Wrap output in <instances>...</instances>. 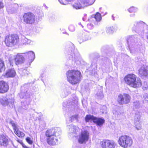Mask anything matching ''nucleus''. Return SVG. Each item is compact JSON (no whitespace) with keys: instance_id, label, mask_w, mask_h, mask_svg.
I'll list each match as a JSON object with an SVG mask.
<instances>
[{"instance_id":"f257e3e1","label":"nucleus","mask_w":148,"mask_h":148,"mask_svg":"<svg viewBox=\"0 0 148 148\" xmlns=\"http://www.w3.org/2000/svg\"><path fill=\"white\" fill-rule=\"evenodd\" d=\"M125 82L128 85L134 88H138L142 85V82L139 78H136L133 74H128L124 78Z\"/></svg>"},{"instance_id":"f03ea898","label":"nucleus","mask_w":148,"mask_h":148,"mask_svg":"<svg viewBox=\"0 0 148 148\" xmlns=\"http://www.w3.org/2000/svg\"><path fill=\"white\" fill-rule=\"evenodd\" d=\"M67 80L73 84L79 83L80 81L81 75L78 71L69 70L66 73Z\"/></svg>"},{"instance_id":"7ed1b4c3","label":"nucleus","mask_w":148,"mask_h":148,"mask_svg":"<svg viewBox=\"0 0 148 148\" xmlns=\"http://www.w3.org/2000/svg\"><path fill=\"white\" fill-rule=\"evenodd\" d=\"M118 143L121 147L124 148H127L132 145L133 141L132 138L128 136H122L119 139Z\"/></svg>"},{"instance_id":"20e7f679","label":"nucleus","mask_w":148,"mask_h":148,"mask_svg":"<svg viewBox=\"0 0 148 148\" xmlns=\"http://www.w3.org/2000/svg\"><path fill=\"white\" fill-rule=\"evenodd\" d=\"M144 28L148 29V26L144 22L140 21L134 23L132 29L136 33L139 34L148 33V32L145 31Z\"/></svg>"},{"instance_id":"39448f33","label":"nucleus","mask_w":148,"mask_h":148,"mask_svg":"<svg viewBox=\"0 0 148 148\" xmlns=\"http://www.w3.org/2000/svg\"><path fill=\"white\" fill-rule=\"evenodd\" d=\"M137 40L134 36H132L127 41L131 53H136L140 51L139 47H138L137 42H135V41Z\"/></svg>"},{"instance_id":"423d86ee","label":"nucleus","mask_w":148,"mask_h":148,"mask_svg":"<svg viewBox=\"0 0 148 148\" xmlns=\"http://www.w3.org/2000/svg\"><path fill=\"white\" fill-rule=\"evenodd\" d=\"M18 36L14 34L6 36L5 38V42L8 47H12L17 44L19 42Z\"/></svg>"},{"instance_id":"0eeeda50","label":"nucleus","mask_w":148,"mask_h":148,"mask_svg":"<svg viewBox=\"0 0 148 148\" xmlns=\"http://www.w3.org/2000/svg\"><path fill=\"white\" fill-rule=\"evenodd\" d=\"M94 2V0H79L75 3L73 7L76 9H81L92 5Z\"/></svg>"},{"instance_id":"6e6552de","label":"nucleus","mask_w":148,"mask_h":148,"mask_svg":"<svg viewBox=\"0 0 148 148\" xmlns=\"http://www.w3.org/2000/svg\"><path fill=\"white\" fill-rule=\"evenodd\" d=\"M67 58L70 60L74 61L77 64H79L81 62L80 56L78 52L76 50H74L72 53V51H69L66 53Z\"/></svg>"},{"instance_id":"1a4fd4ad","label":"nucleus","mask_w":148,"mask_h":148,"mask_svg":"<svg viewBox=\"0 0 148 148\" xmlns=\"http://www.w3.org/2000/svg\"><path fill=\"white\" fill-rule=\"evenodd\" d=\"M85 119L87 122L89 121H93L94 123L99 126H101L105 122V120L103 118H97L90 115H87Z\"/></svg>"},{"instance_id":"9d476101","label":"nucleus","mask_w":148,"mask_h":148,"mask_svg":"<svg viewBox=\"0 0 148 148\" xmlns=\"http://www.w3.org/2000/svg\"><path fill=\"white\" fill-rule=\"evenodd\" d=\"M14 102V98L11 97L0 98V103L3 106L9 105L10 107H13Z\"/></svg>"},{"instance_id":"9b49d317","label":"nucleus","mask_w":148,"mask_h":148,"mask_svg":"<svg viewBox=\"0 0 148 148\" xmlns=\"http://www.w3.org/2000/svg\"><path fill=\"white\" fill-rule=\"evenodd\" d=\"M130 96L128 94H120L118 95L117 101L120 104H126L130 102Z\"/></svg>"},{"instance_id":"f8f14e48","label":"nucleus","mask_w":148,"mask_h":148,"mask_svg":"<svg viewBox=\"0 0 148 148\" xmlns=\"http://www.w3.org/2000/svg\"><path fill=\"white\" fill-rule=\"evenodd\" d=\"M89 135V133L87 130L82 131L78 138L79 143L81 144L85 143L88 140Z\"/></svg>"},{"instance_id":"ddd939ff","label":"nucleus","mask_w":148,"mask_h":148,"mask_svg":"<svg viewBox=\"0 0 148 148\" xmlns=\"http://www.w3.org/2000/svg\"><path fill=\"white\" fill-rule=\"evenodd\" d=\"M35 17L34 15L31 13L24 14L23 16L24 21L26 24H32L35 21Z\"/></svg>"},{"instance_id":"4468645a","label":"nucleus","mask_w":148,"mask_h":148,"mask_svg":"<svg viewBox=\"0 0 148 148\" xmlns=\"http://www.w3.org/2000/svg\"><path fill=\"white\" fill-rule=\"evenodd\" d=\"M100 144L102 148H114L116 145L115 143L113 140H103Z\"/></svg>"},{"instance_id":"2eb2a0df","label":"nucleus","mask_w":148,"mask_h":148,"mask_svg":"<svg viewBox=\"0 0 148 148\" xmlns=\"http://www.w3.org/2000/svg\"><path fill=\"white\" fill-rule=\"evenodd\" d=\"M27 91L24 92H21L19 94V96L21 98H24L25 99L21 101V104L23 106L27 108V106H28L30 102L31 101V99L29 97L25 98L26 93H27Z\"/></svg>"},{"instance_id":"dca6fc26","label":"nucleus","mask_w":148,"mask_h":148,"mask_svg":"<svg viewBox=\"0 0 148 148\" xmlns=\"http://www.w3.org/2000/svg\"><path fill=\"white\" fill-rule=\"evenodd\" d=\"M10 123L13 127L15 134L19 137L22 138L25 135V134L22 132L19 131L18 128V126L12 121H10Z\"/></svg>"},{"instance_id":"f3484780","label":"nucleus","mask_w":148,"mask_h":148,"mask_svg":"<svg viewBox=\"0 0 148 148\" xmlns=\"http://www.w3.org/2000/svg\"><path fill=\"white\" fill-rule=\"evenodd\" d=\"M59 135H56L52 137L47 138V143L50 145H54L58 144Z\"/></svg>"},{"instance_id":"a211bd4d","label":"nucleus","mask_w":148,"mask_h":148,"mask_svg":"<svg viewBox=\"0 0 148 148\" xmlns=\"http://www.w3.org/2000/svg\"><path fill=\"white\" fill-rule=\"evenodd\" d=\"M23 53H18L14 59L16 64L18 65L23 64L25 61Z\"/></svg>"},{"instance_id":"6ab92c4d","label":"nucleus","mask_w":148,"mask_h":148,"mask_svg":"<svg viewBox=\"0 0 148 148\" xmlns=\"http://www.w3.org/2000/svg\"><path fill=\"white\" fill-rule=\"evenodd\" d=\"M91 36L88 33H84L78 36V40L80 43L90 39Z\"/></svg>"},{"instance_id":"aec40b11","label":"nucleus","mask_w":148,"mask_h":148,"mask_svg":"<svg viewBox=\"0 0 148 148\" xmlns=\"http://www.w3.org/2000/svg\"><path fill=\"white\" fill-rule=\"evenodd\" d=\"M57 129V128H55L48 130L45 133V136L47 137V138L52 137L56 135H59V133L56 131V130Z\"/></svg>"},{"instance_id":"412c9836","label":"nucleus","mask_w":148,"mask_h":148,"mask_svg":"<svg viewBox=\"0 0 148 148\" xmlns=\"http://www.w3.org/2000/svg\"><path fill=\"white\" fill-rule=\"evenodd\" d=\"M139 73L143 77H148V66H143L141 67L139 70Z\"/></svg>"},{"instance_id":"4be33fe9","label":"nucleus","mask_w":148,"mask_h":148,"mask_svg":"<svg viewBox=\"0 0 148 148\" xmlns=\"http://www.w3.org/2000/svg\"><path fill=\"white\" fill-rule=\"evenodd\" d=\"M9 89L8 84L4 81H0V93H3L7 92Z\"/></svg>"},{"instance_id":"5701e85b","label":"nucleus","mask_w":148,"mask_h":148,"mask_svg":"<svg viewBox=\"0 0 148 148\" xmlns=\"http://www.w3.org/2000/svg\"><path fill=\"white\" fill-rule=\"evenodd\" d=\"M9 140L8 136L4 135H0V145L7 146L8 144Z\"/></svg>"},{"instance_id":"b1692460","label":"nucleus","mask_w":148,"mask_h":148,"mask_svg":"<svg viewBox=\"0 0 148 148\" xmlns=\"http://www.w3.org/2000/svg\"><path fill=\"white\" fill-rule=\"evenodd\" d=\"M140 115H137L136 114L135 116V124L136 129L138 130H140L141 129V121H140Z\"/></svg>"},{"instance_id":"393cba45","label":"nucleus","mask_w":148,"mask_h":148,"mask_svg":"<svg viewBox=\"0 0 148 148\" xmlns=\"http://www.w3.org/2000/svg\"><path fill=\"white\" fill-rule=\"evenodd\" d=\"M23 54L26 58H28L30 60L31 63L33 61L35 58V53L34 52L32 51L23 53Z\"/></svg>"},{"instance_id":"a878e982","label":"nucleus","mask_w":148,"mask_h":148,"mask_svg":"<svg viewBox=\"0 0 148 148\" xmlns=\"http://www.w3.org/2000/svg\"><path fill=\"white\" fill-rule=\"evenodd\" d=\"M67 127L69 129V133L73 134V136H75V134L76 133L79 128L73 125H68Z\"/></svg>"},{"instance_id":"bb28decb","label":"nucleus","mask_w":148,"mask_h":148,"mask_svg":"<svg viewBox=\"0 0 148 148\" xmlns=\"http://www.w3.org/2000/svg\"><path fill=\"white\" fill-rule=\"evenodd\" d=\"M16 74V73L14 69H11L7 71L5 76L6 77H12L15 76Z\"/></svg>"},{"instance_id":"cd10ccee","label":"nucleus","mask_w":148,"mask_h":148,"mask_svg":"<svg viewBox=\"0 0 148 148\" xmlns=\"http://www.w3.org/2000/svg\"><path fill=\"white\" fill-rule=\"evenodd\" d=\"M18 72L22 76H26L29 73V72L26 69L22 68L19 69Z\"/></svg>"},{"instance_id":"c85d7f7f","label":"nucleus","mask_w":148,"mask_h":148,"mask_svg":"<svg viewBox=\"0 0 148 148\" xmlns=\"http://www.w3.org/2000/svg\"><path fill=\"white\" fill-rule=\"evenodd\" d=\"M75 120H76L77 121L78 120V116L77 115H74L70 117L69 119L66 120V123H69Z\"/></svg>"},{"instance_id":"c756f323","label":"nucleus","mask_w":148,"mask_h":148,"mask_svg":"<svg viewBox=\"0 0 148 148\" xmlns=\"http://www.w3.org/2000/svg\"><path fill=\"white\" fill-rule=\"evenodd\" d=\"M106 32L108 34H112L115 31V29L113 26L107 27L106 28Z\"/></svg>"},{"instance_id":"7c9ffc66","label":"nucleus","mask_w":148,"mask_h":148,"mask_svg":"<svg viewBox=\"0 0 148 148\" xmlns=\"http://www.w3.org/2000/svg\"><path fill=\"white\" fill-rule=\"evenodd\" d=\"M22 42L23 45H27L29 44L31 42V40L23 36L22 37Z\"/></svg>"},{"instance_id":"2f4dec72","label":"nucleus","mask_w":148,"mask_h":148,"mask_svg":"<svg viewBox=\"0 0 148 148\" xmlns=\"http://www.w3.org/2000/svg\"><path fill=\"white\" fill-rule=\"evenodd\" d=\"M92 18L95 19L97 21H99L101 19V14L99 12L96 13L95 15H93L92 16Z\"/></svg>"},{"instance_id":"473e14b6","label":"nucleus","mask_w":148,"mask_h":148,"mask_svg":"<svg viewBox=\"0 0 148 148\" xmlns=\"http://www.w3.org/2000/svg\"><path fill=\"white\" fill-rule=\"evenodd\" d=\"M142 107L140 103L138 101H136L134 102V108L139 109Z\"/></svg>"},{"instance_id":"72a5a7b5","label":"nucleus","mask_w":148,"mask_h":148,"mask_svg":"<svg viewBox=\"0 0 148 148\" xmlns=\"http://www.w3.org/2000/svg\"><path fill=\"white\" fill-rule=\"evenodd\" d=\"M127 10L130 13H135L138 10V9L136 7L132 6L128 8Z\"/></svg>"},{"instance_id":"f704fd0d","label":"nucleus","mask_w":148,"mask_h":148,"mask_svg":"<svg viewBox=\"0 0 148 148\" xmlns=\"http://www.w3.org/2000/svg\"><path fill=\"white\" fill-rule=\"evenodd\" d=\"M5 69V67L3 61L0 59V72L4 71Z\"/></svg>"},{"instance_id":"c9c22d12","label":"nucleus","mask_w":148,"mask_h":148,"mask_svg":"<svg viewBox=\"0 0 148 148\" xmlns=\"http://www.w3.org/2000/svg\"><path fill=\"white\" fill-rule=\"evenodd\" d=\"M143 102L144 103H148V94H145L143 95Z\"/></svg>"},{"instance_id":"e433bc0d","label":"nucleus","mask_w":148,"mask_h":148,"mask_svg":"<svg viewBox=\"0 0 148 148\" xmlns=\"http://www.w3.org/2000/svg\"><path fill=\"white\" fill-rule=\"evenodd\" d=\"M143 89L144 90H148V82H145L143 84Z\"/></svg>"},{"instance_id":"4c0bfd02","label":"nucleus","mask_w":148,"mask_h":148,"mask_svg":"<svg viewBox=\"0 0 148 148\" xmlns=\"http://www.w3.org/2000/svg\"><path fill=\"white\" fill-rule=\"evenodd\" d=\"M96 97L99 99H102L103 97V95L102 92L100 91L98 92L96 95Z\"/></svg>"},{"instance_id":"58836bf2","label":"nucleus","mask_w":148,"mask_h":148,"mask_svg":"<svg viewBox=\"0 0 148 148\" xmlns=\"http://www.w3.org/2000/svg\"><path fill=\"white\" fill-rule=\"evenodd\" d=\"M26 141L29 144L31 145L32 144L33 141L29 137H27L26 138Z\"/></svg>"},{"instance_id":"ea45409f","label":"nucleus","mask_w":148,"mask_h":148,"mask_svg":"<svg viewBox=\"0 0 148 148\" xmlns=\"http://www.w3.org/2000/svg\"><path fill=\"white\" fill-rule=\"evenodd\" d=\"M101 110V112L103 114L107 113V108L105 106H102Z\"/></svg>"},{"instance_id":"a19ab883","label":"nucleus","mask_w":148,"mask_h":148,"mask_svg":"<svg viewBox=\"0 0 148 148\" xmlns=\"http://www.w3.org/2000/svg\"><path fill=\"white\" fill-rule=\"evenodd\" d=\"M69 29L70 31L73 32L75 30V28L73 26L70 25L69 27Z\"/></svg>"},{"instance_id":"79ce46f5","label":"nucleus","mask_w":148,"mask_h":148,"mask_svg":"<svg viewBox=\"0 0 148 148\" xmlns=\"http://www.w3.org/2000/svg\"><path fill=\"white\" fill-rule=\"evenodd\" d=\"M87 27L89 29H91L93 28V25L92 24L89 23L87 24Z\"/></svg>"},{"instance_id":"37998d69","label":"nucleus","mask_w":148,"mask_h":148,"mask_svg":"<svg viewBox=\"0 0 148 148\" xmlns=\"http://www.w3.org/2000/svg\"><path fill=\"white\" fill-rule=\"evenodd\" d=\"M17 141L18 143H19L21 144V145L22 147H23V145H25V144L23 143L22 140H20L18 139L17 140Z\"/></svg>"},{"instance_id":"c03bdc74","label":"nucleus","mask_w":148,"mask_h":148,"mask_svg":"<svg viewBox=\"0 0 148 148\" xmlns=\"http://www.w3.org/2000/svg\"><path fill=\"white\" fill-rule=\"evenodd\" d=\"M77 100H75L74 102H72L71 103V104L73 105H77ZM71 105V104H70Z\"/></svg>"},{"instance_id":"a18cd8bd","label":"nucleus","mask_w":148,"mask_h":148,"mask_svg":"<svg viewBox=\"0 0 148 148\" xmlns=\"http://www.w3.org/2000/svg\"><path fill=\"white\" fill-rule=\"evenodd\" d=\"M60 3L62 5H66V3L63 1L62 0H58Z\"/></svg>"},{"instance_id":"49530a36","label":"nucleus","mask_w":148,"mask_h":148,"mask_svg":"<svg viewBox=\"0 0 148 148\" xmlns=\"http://www.w3.org/2000/svg\"><path fill=\"white\" fill-rule=\"evenodd\" d=\"M4 7L3 4L0 1V9L3 8Z\"/></svg>"},{"instance_id":"de8ad7c7","label":"nucleus","mask_w":148,"mask_h":148,"mask_svg":"<svg viewBox=\"0 0 148 148\" xmlns=\"http://www.w3.org/2000/svg\"><path fill=\"white\" fill-rule=\"evenodd\" d=\"M7 11L8 12V13L10 14L12 13H14V11H13V12L11 11L10 10H9L8 9H7Z\"/></svg>"},{"instance_id":"09e8293b","label":"nucleus","mask_w":148,"mask_h":148,"mask_svg":"<svg viewBox=\"0 0 148 148\" xmlns=\"http://www.w3.org/2000/svg\"><path fill=\"white\" fill-rule=\"evenodd\" d=\"M135 15V14H130V16L131 17H134Z\"/></svg>"},{"instance_id":"8fccbe9b","label":"nucleus","mask_w":148,"mask_h":148,"mask_svg":"<svg viewBox=\"0 0 148 148\" xmlns=\"http://www.w3.org/2000/svg\"><path fill=\"white\" fill-rule=\"evenodd\" d=\"M113 114H115L116 115H119V113H118V112L116 111V112H115V113H114V112H113Z\"/></svg>"},{"instance_id":"3c124183","label":"nucleus","mask_w":148,"mask_h":148,"mask_svg":"<svg viewBox=\"0 0 148 148\" xmlns=\"http://www.w3.org/2000/svg\"><path fill=\"white\" fill-rule=\"evenodd\" d=\"M78 24H79V25H82V27H83V26H82V25H81V23H79Z\"/></svg>"},{"instance_id":"603ef678","label":"nucleus","mask_w":148,"mask_h":148,"mask_svg":"<svg viewBox=\"0 0 148 148\" xmlns=\"http://www.w3.org/2000/svg\"><path fill=\"white\" fill-rule=\"evenodd\" d=\"M112 18H113V20H114V17H113V15H112Z\"/></svg>"},{"instance_id":"864d4df0","label":"nucleus","mask_w":148,"mask_h":148,"mask_svg":"<svg viewBox=\"0 0 148 148\" xmlns=\"http://www.w3.org/2000/svg\"><path fill=\"white\" fill-rule=\"evenodd\" d=\"M82 19H83V21H85L84 18H83Z\"/></svg>"},{"instance_id":"5fc2aeb1","label":"nucleus","mask_w":148,"mask_h":148,"mask_svg":"<svg viewBox=\"0 0 148 148\" xmlns=\"http://www.w3.org/2000/svg\"><path fill=\"white\" fill-rule=\"evenodd\" d=\"M63 33L64 34V33H65V34H67V33H66V32H65V33L63 32Z\"/></svg>"},{"instance_id":"6e6d98bb","label":"nucleus","mask_w":148,"mask_h":148,"mask_svg":"<svg viewBox=\"0 0 148 148\" xmlns=\"http://www.w3.org/2000/svg\"><path fill=\"white\" fill-rule=\"evenodd\" d=\"M15 5H16V6H18V5H17V4H15Z\"/></svg>"},{"instance_id":"4d7b16f0","label":"nucleus","mask_w":148,"mask_h":148,"mask_svg":"<svg viewBox=\"0 0 148 148\" xmlns=\"http://www.w3.org/2000/svg\"><path fill=\"white\" fill-rule=\"evenodd\" d=\"M147 39H148V36H147Z\"/></svg>"},{"instance_id":"13d9d810","label":"nucleus","mask_w":148,"mask_h":148,"mask_svg":"<svg viewBox=\"0 0 148 148\" xmlns=\"http://www.w3.org/2000/svg\"><path fill=\"white\" fill-rule=\"evenodd\" d=\"M23 88V87H21V89H22Z\"/></svg>"},{"instance_id":"bf43d9fd","label":"nucleus","mask_w":148,"mask_h":148,"mask_svg":"<svg viewBox=\"0 0 148 148\" xmlns=\"http://www.w3.org/2000/svg\"><path fill=\"white\" fill-rule=\"evenodd\" d=\"M41 77H43V76L42 75L41 76Z\"/></svg>"}]
</instances>
